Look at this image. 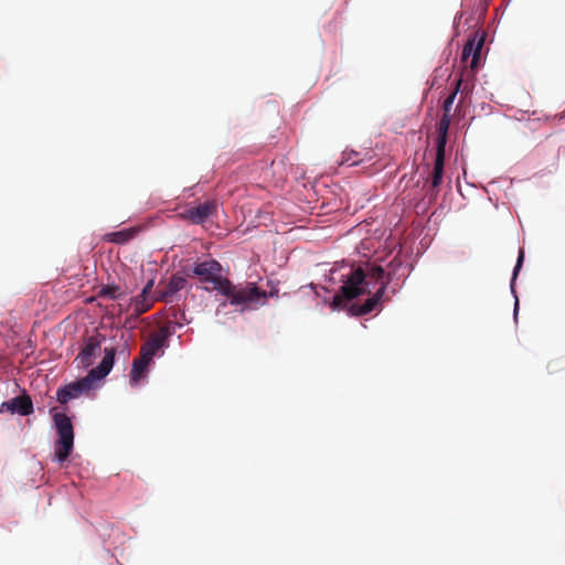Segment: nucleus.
<instances>
[{
    "instance_id": "1",
    "label": "nucleus",
    "mask_w": 565,
    "mask_h": 565,
    "mask_svg": "<svg viewBox=\"0 0 565 565\" xmlns=\"http://www.w3.org/2000/svg\"><path fill=\"white\" fill-rule=\"evenodd\" d=\"M116 355L115 348H105L104 358L98 366L93 367L88 374L78 381L72 382L57 390L56 398L61 404H66L82 394L88 393L95 387V383L109 374Z\"/></svg>"
},
{
    "instance_id": "2",
    "label": "nucleus",
    "mask_w": 565,
    "mask_h": 565,
    "mask_svg": "<svg viewBox=\"0 0 565 565\" xmlns=\"http://www.w3.org/2000/svg\"><path fill=\"white\" fill-rule=\"evenodd\" d=\"M218 294L226 297L232 306H241V312L263 306L267 300L266 290L258 288L256 284L235 285L228 278L221 286Z\"/></svg>"
},
{
    "instance_id": "3",
    "label": "nucleus",
    "mask_w": 565,
    "mask_h": 565,
    "mask_svg": "<svg viewBox=\"0 0 565 565\" xmlns=\"http://www.w3.org/2000/svg\"><path fill=\"white\" fill-rule=\"evenodd\" d=\"M365 279L366 274L361 267L351 268L348 274L342 275L343 285L339 292L333 297L331 307L333 309L344 308L349 301L366 294L367 282Z\"/></svg>"
},
{
    "instance_id": "4",
    "label": "nucleus",
    "mask_w": 565,
    "mask_h": 565,
    "mask_svg": "<svg viewBox=\"0 0 565 565\" xmlns=\"http://www.w3.org/2000/svg\"><path fill=\"white\" fill-rule=\"evenodd\" d=\"M53 420L57 430L54 456L58 462H63L68 458L74 448V428L71 418L64 413H55Z\"/></svg>"
},
{
    "instance_id": "5",
    "label": "nucleus",
    "mask_w": 565,
    "mask_h": 565,
    "mask_svg": "<svg viewBox=\"0 0 565 565\" xmlns=\"http://www.w3.org/2000/svg\"><path fill=\"white\" fill-rule=\"evenodd\" d=\"M222 265L213 258L195 262L192 268V274L198 276L202 282H212L213 290L220 292L221 286L227 278L221 275Z\"/></svg>"
},
{
    "instance_id": "6",
    "label": "nucleus",
    "mask_w": 565,
    "mask_h": 565,
    "mask_svg": "<svg viewBox=\"0 0 565 565\" xmlns=\"http://www.w3.org/2000/svg\"><path fill=\"white\" fill-rule=\"evenodd\" d=\"M461 84H462V78L457 79L454 90L444 100V104H443L444 114H443V117H441L440 121L437 125V134H438V136H437V140L436 141L447 142L448 130H449V127H450V124H451L450 110H451V107H452L454 102L456 99V96H457L458 92L460 90Z\"/></svg>"
},
{
    "instance_id": "7",
    "label": "nucleus",
    "mask_w": 565,
    "mask_h": 565,
    "mask_svg": "<svg viewBox=\"0 0 565 565\" xmlns=\"http://www.w3.org/2000/svg\"><path fill=\"white\" fill-rule=\"evenodd\" d=\"M217 205L214 201H205L196 206L185 209L180 216L192 224H204L216 213Z\"/></svg>"
},
{
    "instance_id": "8",
    "label": "nucleus",
    "mask_w": 565,
    "mask_h": 565,
    "mask_svg": "<svg viewBox=\"0 0 565 565\" xmlns=\"http://www.w3.org/2000/svg\"><path fill=\"white\" fill-rule=\"evenodd\" d=\"M100 352L102 343L98 337H89L81 352L77 354L75 362H77L78 367L87 369L93 364L94 360L100 354Z\"/></svg>"
},
{
    "instance_id": "9",
    "label": "nucleus",
    "mask_w": 565,
    "mask_h": 565,
    "mask_svg": "<svg viewBox=\"0 0 565 565\" xmlns=\"http://www.w3.org/2000/svg\"><path fill=\"white\" fill-rule=\"evenodd\" d=\"M446 143L443 141H436V157L434 162V169L430 178L431 189L438 192V188L443 182L444 167H445V154Z\"/></svg>"
},
{
    "instance_id": "10",
    "label": "nucleus",
    "mask_w": 565,
    "mask_h": 565,
    "mask_svg": "<svg viewBox=\"0 0 565 565\" xmlns=\"http://www.w3.org/2000/svg\"><path fill=\"white\" fill-rule=\"evenodd\" d=\"M484 43V38L480 36L479 39L477 35L469 39L466 44L463 45L462 53H461V61L463 63H467L468 60L471 57L470 67L471 70H476L478 67V62L481 54V49Z\"/></svg>"
},
{
    "instance_id": "11",
    "label": "nucleus",
    "mask_w": 565,
    "mask_h": 565,
    "mask_svg": "<svg viewBox=\"0 0 565 565\" xmlns=\"http://www.w3.org/2000/svg\"><path fill=\"white\" fill-rule=\"evenodd\" d=\"M388 284L390 279L383 281L377 291L371 298L366 299V301L361 306L352 305L350 311L355 316H364L372 312L385 294Z\"/></svg>"
},
{
    "instance_id": "12",
    "label": "nucleus",
    "mask_w": 565,
    "mask_h": 565,
    "mask_svg": "<svg viewBox=\"0 0 565 565\" xmlns=\"http://www.w3.org/2000/svg\"><path fill=\"white\" fill-rule=\"evenodd\" d=\"M2 407H6L11 413H17L22 416H26L33 413V403L29 395L23 394L11 398L8 402L2 404Z\"/></svg>"
},
{
    "instance_id": "13",
    "label": "nucleus",
    "mask_w": 565,
    "mask_h": 565,
    "mask_svg": "<svg viewBox=\"0 0 565 565\" xmlns=\"http://www.w3.org/2000/svg\"><path fill=\"white\" fill-rule=\"evenodd\" d=\"M166 347L164 343L150 334L148 340L140 348V355L151 362L156 354L159 352L163 353Z\"/></svg>"
},
{
    "instance_id": "14",
    "label": "nucleus",
    "mask_w": 565,
    "mask_h": 565,
    "mask_svg": "<svg viewBox=\"0 0 565 565\" xmlns=\"http://www.w3.org/2000/svg\"><path fill=\"white\" fill-rule=\"evenodd\" d=\"M139 233V227L125 228L117 232H110L104 235V241L115 244H125L131 241Z\"/></svg>"
},
{
    "instance_id": "15",
    "label": "nucleus",
    "mask_w": 565,
    "mask_h": 565,
    "mask_svg": "<svg viewBox=\"0 0 565 565\" xmlns=\"http://www.w3.org/2000/svg\"><path fill=\"white\" fill-rule=\"evenodd\" d=\"M188 281L184 277L182 276H179V275H173L168 285L166 286L164 290L161 292L160 295V299L164 300V301H170L172 296L182 290L183 288H185Z\"/></svg>"
},
{
    "instance_id": "16",
    "label": "nucleus",
    "mask_w": 565,
    "mask_h": 565,
    "mask_svg": "<svg viewBox=\"0 0 565 565\" xmlns=\"http://www.w3.org/2000/svg\"><path fill=\"white\" fill-rule=\"evenodd\" d=\"M151 362L139 355L132 362L131 371H130V383L137 385L139 381L143 377L145 373L148 370V366Z\"/></svg>"
},
{
    "instance_id": "17",
    "label": "nucleus",
    "mask_w": 565,
    "mask_h": 565,
    "mask_svg": "<svg viewBox=\"0 0 565 565\" xmlns=\"http://www.w3.org/2000/svg\"><path fill=\"white\" fill-rule=\"evenodd\" d=\"M175 326H178V323L168 321L161 326L158 331L152 332L151 334L168 347V340L174 334ZM179 327H181V324H179Z\"/></svg>"
},
{
    "instance_id": "18",
    "label": "nucleus",
    "mask_w": 565,
    "mask_h": 565,
    "mask_svg": "<svg viewBox=\"0 0 565 565\" xmlns=\"http://www.w3.org/2000/svg\"><path fill=\"white\" fill-rule=\"evenodd\" d=\"M153 305V300L149 298V295L140 292L134 298V310L139 316L147 312Z\"/></svg>"
},
{
    "instance_id": "19",
    "label": "nucleus",
    "mask_w": 565,
    "mask_h": 565,
    "mask_svg": "<svg viewBox=\"0 0 565 565\" xmlns=\"http://www.w3.org/2000/svg\"><path fill=\"white\" fill-rule=\"evenodd\" d=\"M122 296L120 287L117 285H106L98 291L99 298H108L111 300L119 299Z\"/></svg>"
},
{
    "instance_id": "20",
    "label": "nucleus",
    "mask_w": 565,
    "mask_h": 565,
    "mask_svg": "<svg viewBox=\"0 0 565 565\" xmlns=\"http://www.w3.org/2000/svg\"><path fill=\"white\" fill-rule=\"evenodd\" d=\"M369 276L372 279L381 281V284L383 281H386L387 279L391 280L390 276L386 277V273H385L384 268L381 266H372L370 268Z\"/></svg>"
},
{
    "instance_id": "21",
    "label": "nucleus",
    "mask_w": 565,
    "mask_h": 565,
    "mask_svg": "<svg viewBox=\"0 0 565 565\" xmlns=\"http://www.w3.org/2000/svg\"><path fill=\"white\" fill-rule=\"evenodd\" d=\"M363 161L362 158H360V153L356 151H351L343 154V159L341 161V164H348L350 167L358 166Z\"/></svg>"
},
{
    "instance_id": "22",
    "label": "nucleus",
    "mask_w": 565,
    "mask_h": 565,
    "mask_svg": "<svg viewBox=\"0 0 565 565\" xmlns=\"http://www.w3.org/2000/svg\"><path fill=\"white\" fill-rule=\"evenodd\" d=\"M548 370L551 373H556L565 370V355L554 359L548 363Z\"/></svg>"
},
{
    "instance_id": "23",
    "label": "nucleus",
    "mask_w": 565,
    "mask_h": 565,
    "mask_svg": "<svg viewBox=\"0 0 565 565\" xmlns=\"http://www.w3.org/2000/svg\"><path fill=\"white\" fill-rule=\"evenodd\" d=\"M523 260H524V250L523 248H520L519 250V256H518V260H516V264H515V267H514V270H513V277H512V281H511V288H513V285H514V280L522 267V264H523Z\"/></svg>"
},
{
    "instance_id": "24",
    "label": "nucleus",
    "mask_w": 565,
    "mask_h": 565,
    "mask_svg": "<svg viewBox=\"0 0 565 565\" xmlns=\"http://www.w3.org/2000/svg\"><path fill=\"white\" fill-rule=\"evenodd\" d=\"M153 287V280H149L146 286L142 288L141 292L149 295L151 292V289Z\"/></svg>"
}]
</instances>
